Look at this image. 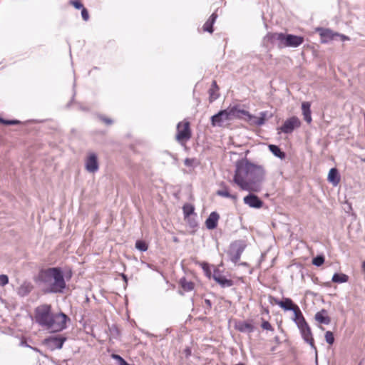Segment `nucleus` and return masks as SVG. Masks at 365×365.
<instances>
[{"instance_id": "f257e3e1", "label": "nucleus", "mask_w": 365, "mask_h": 365, "mask_svg": "<svg viewBox=\"0 0 365 365\" xmlns=\"http://www.w3.org/2000/svg\"><path fill=\"white\" fill-rule=\"evenodd\" d=\"M265 179V170L262 165H256L248 160L236 163L233 182L241 190L258 192L262 190Z\"/></svg>"}, {"instance_id": "f03ea898", "label": "nucleus", "mask_w": 365, "mask_h": 365, "mask_svg": "<svg viewBox=\"0 0 365 365\" xmlns=\"http://www.w3.org/2000/svg\"><path fill=\"white\" fill-rule=\"evenodd\" d=\"M38 281L43 285L46 293H63L66 287L63 273L60 267L41 269L38 275Z\"/></svg>"}, {"instance_id": "7ed1b4c3", "label": "nucleus", "mask_w": 365, "mask_h": 365, "mask_svg": "<svg viewBox=\"0 0 365 365\" xmlns=\"http://www.w3.org/2000/svg\"><path fill=\"white\" fill-rule=\"evenodd\" d=\"M265 41L277 44L279 48L298 47L304 42V38L292 34H284L283 33L268 34L264 37Z\"/></svg>"}, {"instance_id": "20e7f679", "label": "nucleus", "mask_w": 365, "mask_h": 365, "mask_svg": "<svg viewBox=\"0 0 365 365\" xmlns=\"http://www.w3.org/2000/svg\"><path fill=\"white\" fill-rule=\"evenodd\" d=\"M52 314L51 305H41L36 309V321L41 327L46 328Z\"/></svg>"}, {"instance_id": "39448f33", "label": "nucleus", "mask_w": 365, "mask_h": 365, "mask_svg": "<svg viewBox=\"0 0 365 365\" xmlns=\"http://www.w3.org/2000/svg\"><path fill=\"white\" fill-rule=\"evenodd\" d=\"M68 317L63 313L53 314L46 329L53 331H59L66 327Z\"/></svg>"}, {"instance_id": "423d86ee", "label": "nucleus", "mask_w": 365, "mask_h": 365, "mask_svg": "<svg viewBox=\"0 0 365 365\" xmlns=\"http://www.w3.org/2000/svg\"><path fill=\"white\" fill-rule=\"evenodd\" d=\"M246 247L244 242L237 240L232 242L227 250V255L230 260L234 264H237Z\"/></svg>"}, {"instance_id": "0eeeda50", "label": "nucleus", "mask_w": 365, "mask_h": 365, "mask_svg": "<svg viewBox=\"0 0 365 365\" xmlns=\"http://www.w3.org/2000/svg\"><path fill=\"white\" fill-rule=\"evenodd\" d=\"M191 138V130L188 121L180 122L177 125L176 140L181 145H184Z\"/></svg>"}, {"instance_id": "6e6552de", "label": "nucleus", "mask_w": 365, "mask_h": 365, "mask_svg": "<svg viewBox=\"0 0 365 365\" xmlns=\"http://www.w3.org/2000/svg\"><path fill=\"white\" fill-rule=\"evenodd\" d=\"M317 31L321 37V42L322 43H327L331 41L336 39L337 37L340 38V40L342 41L349 40V37L334 32L332 30L329 29L317 28Z\"/></svg>"}, {"instance_id": "1a4fd4ad", "label": "nucleus", "mask_w": 365, "mask_h": 365, "mask_svg": "<svg viewBox=\"0 0 365 365\" xmlns=\"http://www.w3.org/2000/svg\"><path fill=\"white\" fill-rule=\"evenodd\" d=\"M85 169L90 173H95L99 169L98 156L95 153H89L85 159Z\"/></svg>"}, {"instance_id": "9d476101", "label": "nucleus", "mask_w": 365, "mask_h": 365, "mask_svg": "<svg viewBox=\"0 0 365 365\" xmlns=\"http://www.w3.org/2000/svg\"><path fill=\"white\" fill-rule=\"evenodd\" d=\"M300 120L296 116H292L284 121L280 130L282 133L288 134L291 133L295 128L300 127Z\"/></svg>"}, {"instance_id": "9b49d317", "label": "nucleus", "mask_w": 365, "mask_h": 365, "mask_svg": "<svg viewBox=\"0 0 365 365\" xmlns=\"http://www.w3.org/2000/svg\"><path fill=\"white\" fill-rule=\"evenodd\" d=\"M229 120H231V118L227 109L222 110L211 117V124L212 126L221 127L225 122Z\"/></svg>"}, {"instance_id": "f8f14e48", "label": "nucleus", "mask_w": 365, "mask_h": 365, "mask_svg": "<svg viewBox=\"0 0 365 365\" xmlns=\"http://www.w3.org/2000/svg\"><path fill=\"white\" fill-rule=\"evenodd\" d=\"M300 331L302 337L304 340L305 342L309 344L312 349L314 350L315 353H317V347L314 345V338L312 336V333L311 329L308 324L298 328Z\"/></svg>"}, {"instance_id": "ddd939ff", "label": "nucleus", "mask_w": 365, "mask_h": 365, "mask_svg": "<svg viewBox=\"0 0 365 365\" xmlns=\"http://www.w3.org/2000/svg\"><path fill=\"white\" fill-rule=\"evenodd\" d=\"M66 341L65 337L62 336H52L46 339L45 340V344L46 346L51 349V350L53 349H60L62 348L63 343Z\"/></svg>"}, {"instance_id": "4468645a", "label": "nucleus", "mask_w": 365, "mask_h": 365, "mask_svg": "<svg viewBox=\"0 0 365 365\" xmlns=\"http://www.w3.org/2000/svg\"><path fill=\"white\" fill-rule=\"evenodd\" d=\"M243 201L245 205L252 208H260L263 205V202L254 194H249L245 196Z\"/></svg>"}, {"instance_id": "2eb2a0df", "label": "nucleus", "mask_w": 365, "mask_h": 365, "mask_svg": "<svg viewBox=\"0 0 365 365\" xmlns=\"http://www.w3.org/2000/svg\"><path fill=\"white\" fill-rule=\"evenodd\" d=\"M275 303L285 311L294 312V310H296L297 308L299 307L297 304H294L289 298H284L282 300L276 299Z\"/></svg>"}, {"instance_id": "dca6fc26", "label": "nucleus", "mask_w": 365, "mask_h": 365, "mask_svg": "<svg viewBox=\"0 0 365 365\" xmlns=\"http://www.w3.org/2000/svg\"><path fill=\"white\" fill-rule=\"evenodd\" d=\"M247 116L252 124L260 126L264 124L267 118V113L265 111L261 112L259 116L252 115L249 113V115H247Z\"/></svg>"}, {"instance_id": "f3484780", "label": "nucleus", "mask_w": 365, "mask_h": 365, "mask_svg": "<svg viewBox=\"0 0 365 365\" xmlns=\"http://www.w3.org/2000/svg\"><path fill=\"white\" fill-rule=\"evenodd\" d=\"M212 277L215 281L220 284L222 287H230L233 284V282L231 279H227L219 271H215Z\"/></svg>"}, {"instance_id": "a211bd4d", "label": "nucleus", "mask_w": 365, "mask_h": 365, "mask_svg": "<svg viewBox=\"0 0 365 365\" xmlns=\"http://www.w3.org/2000/svg\"><path fill=\"white\" fill-rule=\"evenodd\" d=\"M34 289V286L31 282H24L17 289L16 292L20 297L28 295Z\"/></svg>"}, {"instance_id": "6ab92c4d", "label": "nucleus", "mask_w": 365, "mask_h": 365, "mask_svg": "<svg viewBox=\"0 0 365 365\" xmlns=\"http://www.w3.org/2000/svg\"><path fill=\"white\" fill-rule=\"evenodd\" d=\"M219 218L220 215L216 212H211L205 221L207 228L209 230L215 229L217 225Z\"/></svg>"}, {"instance_id": "aec40b11", "label": "nucleus", "mask_w": 365, "mask_h": 365, "mask_svg": "<svg viewBox=\"0 0 365 365\" xmlns=\"http://www.w3.org/2000/svg\"><path fill=\"white\" fill-rule=\"evenodd\" d=\"M220 186L222 187V189L217 191V195L218 196L226 197V198H230L233 200H237V194H231L229 192L228 187L225 185V184L224 182H222L220 184Z\"/></svg>"}, {"instance_id": "412c9836", "label": "nucleus", "mask_w": 365, "mask_h": 365, "mask_svg": "<svg viewBox=\"0 0 365 365\" xmlns=\"http://www.w3.org/2000/svg\"><path fill=\"white\" fill-rule=\"evenodd\" d=\"M231 120L234 118H240L242 115H249V112L245 110H241L236 106L227 108Z\"/></svg>"}, {"instance_id": "4be33fe9", "label": "nucleus", "mask_w": 365, "mask_h": 365, "mask_svg": "<svg viewBox=\"0 0 365 365\" xmlns=\"http://www.w3.org/2000/svg\"><path fill=\"white\" fill-rule=\"evenodd\" d=\"M310 107L311 103L309 102H303L302 103V110L304 119L308 123H310L312 120Z\"/></svg>"}, {"instance_id": "5701e85b", "label": "nucleus", "mask_w": 365, "mask_h": 365, "mask_svg": "<svg viewBox=\"0 0 365 365\" xmlns=\"http://www.w3.org/2000/svg\"><path fill=\"white\" fill-rule=\"evenodd\" d=\"M327 180L334 186H336L340 182V176L339 175L338 170L336 168L330 169Z\"/></svg>"}, {"instance_id": "b1692460", "label": "nucleus", "mask_w": 365, "mask_h": 365, "mask_svg": "<svg viewBox=\"0 0 365 365\" xmlns=\"http://www.w3.org/2000/svg\"><path fill=\"white\" fill-rule=\"evenodd\" d=\"M293 312L294 314V317L293 320L296 323L298 328H299L302 326H304L305 324H307L299 307L297 308L296 310H294Z\"/></svg>"}, {"instance_id": "393cba45", "label": "nucleus", "mask_w": 365, "mask_h": 365, "mask_svg": "<svg viewBox=\"0 0 365 365\" xmlns=\"http://www.w3.org/2000/svg\"><path fill=\"white\" fill-rule=\"evenodd\" d=\"M217 17V15L215 13H213L210 18L207 20V21L203 25V31H207L209 33H212L213 29L212 26Z\"/></svg>"}, {"instance_id": "a878e982", "label": "nucleus", "mask_w": 365, "mask_h": 365, "mask_svg": "<svg viewBox=\"0 0 365 365\" xmlns=\"http://www.w3.org/2000/svg\"><path fill=\"white\" fill-rule=\"evenodd\" d=\"M315 319L324 324H329L331 322L329 317L327 315V312L324 309H322L315 314Z\"/></svg>"}, {"instance_id": "bb28decb", "label": "nucleus", "mask_w": 365, "mask_h": 365, "mask_svg": "<svg viewBox=\"0 0 365 365\" xmlns=\"http://www.w3.org/2000/svg\"><path fill=\"white\" fill-rule=\"evenodd\" d=\"M209 93L210 102L215 101L218 98V86H217L216 81L212 82V87L209 90Z\"/></svg>"}, {"instance_id": "cd10ccee", "label": "nucleus", "mask_w": 365, "mask_h": 365, "mask_svg": "<svg viewBox=\"0 0 365 365\" xmlns=\"http://www.w3.org/2000/svg\"><path fill=\"white\" fill-rule=\"evenodd\" d=\"M269 149L272 152V153L275 155L276 157L284 159L285 158V153L282 152L280 148L275 145H269Z\"/></svg>"}, {"instance_id": "c85d7f7f", "label": "nucleus", "mask_w": 365, "mask_h": 365, "mask_svg": "<svg viewBox=\"0 0 365 365\" xmlns=\"http://www.w3.org/2000/svg\"><path fill=\"white\" fill-rule=\"evenodd\" d=\"M181 287L185 292H190L194 289V284L190 281H187L185 278H182L180 280Z\"/></svg>"}, {"instance_id": "c756f323", "label": "nucleus", "mask_w": 365, "mask_h": 365, "mask_svg": "<svg viewBox=\"0 0 365 365\" xmlns=\"http://www.w3.org/2000/svg\"><path fill=\"white\" fill-rule=\"evenodd\" d=\"M237 329L239 331L242 332L250 333L254 331V327L251 324L247 322L240 323L237 325Z\"/></svg>"}, {"instance_id": "7c9ffc66", "label": "nucleus", "mask_w": 365, "mask_h": 365, "mask_svg": "<svg viewBox=\"0 0 365 365\" xmlns=\"http://www.w3.org/2000/svg\"><path fill=\"white\" fill-rule=\"evenodd\" d=\"M348 276L345 274L335 273L332 277V282L335 283H344L348 281Z\"/></svg>"}, {"instance_id": "2f4dec72", "label": "nucleus", "mask_w": 365, "mask_h": 365, "mask_svg": "<svg viewBox=\"0 0 365 365\" xmlns=\"http://www.w3.org/2000/svg\"><path fill=\"white\" fill-rule=\"evenodd\" d=\"M183 214L185 216V219L186 220L190 217V215L194 213L195 208L192 205L187 203L182 207Z\"/></svg>"}, {"instance_id": "473e14b6", "label": "nucleus", "mask_w": 365, "mask_h": 365, "mask_svg": "<svg viewBox=\"0 0 365 365\" xmlns=\"http://www.w3.org/2000/svg\"><path fill=\"white\" fill-rule=\"evenodd\" d=\"M148 247V245L144 241L137 240L135 242V248L141 252H145Z\"/></svg>"}, {"instance_id": "72a5a7b5", "label": "nucleus", "mask_w": 365, "mask_h": 365, "mask_svg": "<svg viewBox=\"0 0 365 365\" xmlns=\"http://www.w3.org/2000/svg\"><path fill=\"white\" fill-rule=\"evenodd\" d=\"M325 340L329 344H330V345L333 344V343L334 341V334L331 331H327L325 333Z\"/></svg>"}, {"instance_id": "f704fd0d", "label": "nucleus", "mask_w": 365, "mask_h": 365, "mask_svg": "<svg viewBox=\"0 0 365 365\" xmlns=\"http://www.w3.org/2000/svg\"><path fill=\"white\" fill-rule=\"evenodd\" d=\"M324 262V257L323 256L319 255L313 259L312 263L315 266L319 267Z\"/></svg>"}, {"instance_id": "c9c22d12", "label": "nucleus", "mask_w": 365, "mask_h": 365, "mask_svg": "<svg viewBox=\"0 0 365 365\" xmlns=\"http://www.w3.org/2000/svg\"><path fill=\"white\" fill-rule=\"evenodd\" d=\"M9 283V277L6 274L0 275V286H5Z\"/></svg>"}, {"instance_id": "e433bc0d", "label": "nucleus", "mask_w": 365, "mask_h": 365, "mask_svg": "<svg viewBox=\"0 0 365 365\" xmlns=\"http://www.w3.org/2000/svg\"><path fill=\"white\" fill-rule=\"evenodd\" d=\"M113 358L116 359L120 365H129L120 356L113 354Z\"/></svg>"}, {"instance_id": "4c0bfd02", "label": "nucleus", "mask_w": 365, "mask_h": 365, "mask_svg": "<svg viewBox=\"0 0 365 365\" xmlns=\"http://www.w3.org/2000/svg\"><path fill=\"white\" fill-rule=\"evenodd\" d=\"M71 4L77 9H82L84 7L79 0L71 1Z\"/></svg>"}, {"instance_id": "58836bf2", "label": "nucleus", "mask_w": 365, "mask_h": 365, "mask_svg": "<svg viewBox=\"0 0 365 365\" xmlns=\"http://www.w3.org/2000/svg\"><path fill=\"white\" fill-rule=\"evenodd\" d=\"M81 16H82L83 19L86 21H87L89 19L88 12L85 7H83L81 9Z\"/></svg>"}, {"instance_id": "ea45409f", "label": "nucleus", "mask_w": 365, "mask_h": 365, "mask_svg": "<svg viewBox=\"0 0 365 365\" xmlns=\"http://www.w3.org/2000/svg\"><path fill=\"white\" fill-rule=\"evenodd\" d=\"M262 328L265 330H272V327L267 321H263L261 325Z\"/></svg>"}, {"instance_id": "a19ab883", "label": "nucleus", "mask_w": 365, "mask_h": 365, "mask_svg": "<svg viewBox=\"0 0 365 365\" xmlns=\"http://www.w3.org/2000/svg\"><path fill=\"white\" fill-rule=\"evenodd\" d=\"M0 122L5 125H16V124L19 123L18 120H4L1 118H0Z\"/></svg>"}, {"instance_id": "79ce46f5", "label": "nucleus", "mask_w": 365, "mask_h": 365, "mask_svg": "<svg viewBox=\"0 0 365 365\" xmlns=\"http://www.w3.org/2000/svg\"><path fill=\"white\" fill-rule=\"evenodd\" d=\"M196 160L195 158H186L184 161L185 165L187 167H191L194 165Z\"/></svg>"}, {"instance_id": "37998d69", "label": "nucleus", "mask_w": 365, "mask_h": 365, "mask_svg": "<svg viewBox=\"0 0 365 365\" xmlns=\"http://www.w3.org/2000/svg\"><path fill=\"white\" fill-rule=\"evenodd\" d=\"M101 119L108 125H110L113 123L112 120L108 118L102 117Z\"/></svg>"}, {"instance_id": "c03bdc74", "label": "nucleus", "mask_w": 365, "mask_h": 365, "mask_svg": "<svg viewBox=\"0 0 365 365\" xmlns=\"http://www.w3.org/2000/svg\"><path fill=\"white\" fill-rule=\"evenodd\" d=\"M205 303L206 304V305L207 306V307H208L209 309H210V308H211V307H212V303H211V302H210V299H205Z\"/></svg>"}, {"instance_id": "a18cd8bd", "label": "nucleus", "mask_w": 365, "mask_h": 365, "mask_svg": "<svg viewBox=\"0 0 365 365\" xmlns=\"http://www.w3.org/2000/svg\"><path fill=\"white\" fill-rule=\"evenodd\" d=\"M190 224L191 225V227H195L196 225V223L195 222H190Z\"/></svg>"}, {"instance_id": "49530a36", "label": "nucleus", "mask_w": 365, "mask_h": 365, "mask_svg": "<svg viewBox=\"0 0 365 365\" xmlns=\"http://www.w3.org/2000/svg\"><path fill=\"white\" fill-rule=\"evenodd\" d=\"M363 268L365 269V261L363 262Z\"/></svg>"}, {"instance_id": "de8ad7c7", "label": "nucleus", "mask_w": 365, "mask_h": 365, "mask_svg": "<svg viewBox=\"0 0 365 365\" xmlns=\"http://www.w3.org/2000/svg\"><path fill=\"white\" fill-rule=\"evenodd\" d=\"M361 160L365 163V158H361Z\"/></svg>"}, {"instance_id": "09e8293b", "label": "nucleus", "mask_w": 365, "mask_h": 365, "mask_svg": "<svg viewBox=\"0 0 365 365\" xmlns=\"http://www.w3.org/2000/svg\"><path fill=\"white\" fill-rule=\"evenodd\" d=\"M123 278L125 279V280H126V277H125V275L123 274Z\"/></svg>"}]
</instances>
